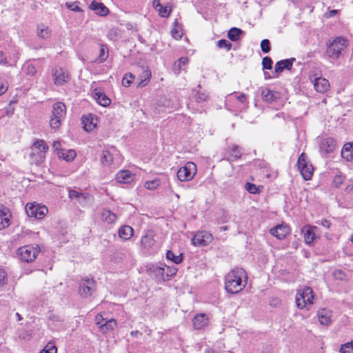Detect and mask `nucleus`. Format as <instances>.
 Masks as SVG:
<instances>
[{"label": "nucleus", "instance_id": "f257e3e1", "mask_svg": "<svg viewBox=\"0 0 353 353\" xmlns=\"http://www.w3.org/2000/svg\"><path fill=\"white\" fill-rule=\"evenodd\" d=\"M247 281V274L243 268H234L225 276V288L230 294L239 293L245 287Z\"/></svg>", "mask_w": 353, "mask_h": 353}, {"label": "nucleus", "instance_id": "f03ea898", "mask_svg": "<svg viewBox=\"0 0 353 353\" xmlns=\"http://www.w3.org/2000/svg\"><path fill=\"white\" fill-rule=\"evenodd\" d=\"M349 46L348 40L343 37H337L328 45L326 54L329 58L336 60L343 54Z\"/></svg>", "mask_w": 353, "mask_h": 353}, {"label": "nucleus", "instance_id": "7ed1b4c3", "mask_svg": "<svg viewBox=\"0 0 353 353\" xmlns=\"http://www.w3.org/2000/svg\"><path fill=\"white\" fill-rule=\"evenodd\" d=\"M48 147L43 140L37 139L34 141L31 147V152L30 154V159L31 163L36 165L41 164L46 156Z\"/></svg>", "mask_w": 353, "mask_h": 353}, {"label": "nucleus", "instance_id": "20e7f679", "mask_svg": "<svg viewBox=\"0 0 353 353\" xmlns=\"http://www.w3.org/2000/svg\"><path fill=\"white\" fill-rule=\"evenodd\" d=\"M66 113V108L64 103L61 102L55 103L52 105V116L50 120V125L52 129H58Z\"/></svg>", "mask_w": 353, "mask_h": 353}, {"label": "nucleus", "instance_id": "39448f33", "mask_svg": "<svg viewBox=\"0 0 353 353\" xmlns=\"http://www.w3.org/2000/svg\"><path fill=\"white\" fill-rule=\"evenodd\" d=\"M314 294L313 291L310 287H305L302 290H299L296 296V303L299 308L303 309L307 307L308 305L313 304Z\"/></svg>", "mask_w": 353, "mask_h": 353}, {"label": "nucleus", "instance_id": "423d86ee", "mask_svg": "<svg viewBox=\"0 0 353 353\" xmlns=\"http://www.w3.org/2000/svg\"><path fill=\"white\" fill-rule=\"evenodd\" d=\"M40 251L38 245H28L18 250V254L22 261L30 263L34 261Z\"/></svg>", "mask_w": 353, "mask_h": 353}, {"label": "nucleus", "instance_id": "0eeeda50", "mask_svg": "<svg viewBox=\"0 0 353 353\" xmlns=\"http://www.w3.org/2000/svg\"><path fill=\"white\" fill-rule=\"evenodd\" d=\"M297 168L305 180H310L313 174V167L305 153H301L297 161Z\"/></svg>", "mask_w": 353, "mask_h": 353}, {"label": "nucleus", "instance_id": "6e6552de", "mask_svg": "<svg viewBox=\"0 0 353 353\" xmlns=\"http://www.w3.org/2000/svg\"><path fill=\"white\" fill-rule=\"evenodd\" d=\"M26 212L28 216L37 219H43L48 213V210L46 205L37 203H28L26 205Z\"/></svg>", "mask_w": 353, "mask_h": 353}, {"label": "nucleus", "instance_id": "1a4fd4ad", "mask_svg": "<svg viewBox=\"0 0 353 353\" xmlns=\"http://www.w3.org/2000/svg\"><path fill=\"white\" fill-rule=\"evenodd\" d=\"M196 172V164L193 162H188L184 166L179 169L177 178L180 181H188L193 179Z\"/></svg>", "mask_w": 353, "mask_h": 353}, {"label": "nucleus", "instance_id": "9d476101", "mask_svg": "<svg viewBox=\"0 0 353 353\" xmlns=\"http://www.w3.org/2000/svg\"><path fill=\"white\" fill-rule=\"evenodd\" d=\"M96 291V282L92 279H85L79 283V293L83 298H88Z\"/></svg>", "mask_w": 353, "mask_h": 353}, {"label": "nucleus", "instance_id": "9b49d317", "mask_svg": "<svg viewBox=\"0 0 353 353\" xmlns=\"http://www.w3.org/2000/svg\"><path fill=\"white\" fill-rule=\"evenodd\" d=\"M120 161L119 152L114 148L103 150L101 157V163L103 166L110 167Z\"/></svg>", "mask_w": 353, "mask_h": 353}, {"label": "nucleus", "instance_id": "f8f14e48", "mask_svg": "<svg viewBox=\"0 0 353 353\" xmlns=\"http://www.w3.org/2000/svg\"><path fill=\"white\" fill-rule=\"evenodd\" d=\"M192 241L196 246H206L212 243L213 236L207 231H199L194 234Z\"/></svg>", "mask_w": 353, "mask_h": 353}, {"label": "nucleus", "instance_id": "ddd939ff", "mask_svg": "<svg viewBox=\"0 0 353 353\" xmlns=\"http://www.w3.org/2000/svg\"><path fill=\"white\" fill-rule=\"evenodd\" d=\"M52 77L56 85H62L67 83L69 79L68 70L63 68H55L53 69Z\"/></svg>", "mask_w": 353, "mask_h": 353}, {"label": "nucleus", "instance_id": "4468645a", "mask_svg": "<svg viewBox=\"0 0 353 353\" xmlns=\"http://www.w3.org/2000/svg\"><path fill=\"white\" fill-rule=\"evenodd\" d=\"M310 81L312 83L315 90L320 93L326 92L330 88V83L327 79L321 77H312Z\"/></svg>", "mask_w": 353, "mask_h": 353}, {"label": "nucleus", "instance_id": "2eb2a0df", "mask_svg": "<svg viewBox=\"0 0 353 353\" xmlns=\"http://www.w3.org/2000/svg\"><path fill=\"white\" fill-rule=\"evenodd\" d=\"M290 232V227L286 224H279L270 230V233L278 239H283Z\"/></svg>", "mask_w": 353, "mask_h": 353}, {"label": "nucleus", "instance_id": "dca6fc26", "mask_svg": "<svg viewBox=\"0 0 353 353\" xmlns=\"http://www.w3.org/2000/svg\"><path fill=\"white\" fill-rule=\"evenodd\" d=\"M11 213L10 210L0 204V230L8 228L10 225Z\"/></svg>", "mask_w": 353, "mask_h": 353}, {"label": "nucleus", "instance_id": "f3484780", "mask_svg": "<svg viewBox=\"0 0 353 353\" xmlns=\"http://www.w3.org/2000/svg\"><path fill=\"white\" fill-rule=\"evenodd\" d=\"M317 230V227L312 225H305L302 228L301 232L306 244L310 245L314 241Z\"/></svg>", "mask_w": 353, "mask_h": 353}, {"label": "nucleus", "instance_id": "a211bd4d", "mask_svg": "<svg viewBox=\"0 0 353 353\" xmlns=\"http://www.w3.org/2000/svg\"><path fill=\"white\" fill-rule=\"evenodd\" d=\"M335 145V141L332 138H324L319 144V150L323 154L331 153L334 150Z\"/></svg>", "mask_w": 353, "mask_h": 353}, {"label": "nucleus", "instance_id": "6ab92c4d", "mask_svg": "<svg viewBox=\"0 0 353 353\" xmlns=\"http://www.w3.org/2000/svg\"><path fill=\"white\" fill-rule=\"evenodd\" d=\"M209 319L204 313L196 314L192 320L194 328L200 330L208 324Z\"/></svg>", "mask_w": 353, "mask_h": 353}, {"label": "nucleus", "instance_id": "aec40b11", "mask_svg": "<svg viewBox=\"0 0 353 353\" xmlns=\"http://www.w3.org/2000/svg\"><path fill=\"white\" fill-rule=\"evenodd\" d=\"M93 98L97 101L99 104L102 106H108L111 101L107 95L99 89H95L92 93Z\"/></svg>", "mask_w": 353, "mask_h": 353}, {"label": "nucleus", "instance_id": "412c9836", "mask_svg": "<svg viewBox=\"0 0 353 353\" xmlns=\"http://www.w3.org/2000/svg\"><path fill=\"white\" fill-rule=\"evenodd\" d=\"M154 232L148 230L141 239V243L144 248H151L155 243Z\"/></svg>", "mask_w": 353, "mask_h": 353}, {"label": "nucleus", "instance_id": "4be33fe9", "mask_svg": "<svg viewBox=\"0 0 353 353\" xmlns=\"http://www.w3.org/2000/svg\"><path fill=\"white\" fill-rule=\"evenodd\" d=\"M318 318L321 325H328L332 322V312L327 309H321L318 312Z\"/></svg>", "mask_w": 353, "mask_h": 353}, {"label": "nucleus", "instance_id": "5701e85b", "mask_svg": "<svg viewBox=\"0 0 353 353\" xmlns=\"http://www.w3.org/2000/svg\"><path fill=\"white\" fill-rule=\"evenodd\" d=\"M116 180L120 183H130L134 180V174L129 170H121L116 174Z\"/></svg>", "mask_w": 353, "mask_h": 353}, {"label": "nucleus", "instance_id": "b1692460", "mask_svg": "<svg viewBox=\"0 0 353 353\" xmlns=\"http://www.w3.org/2000/svg\"><path fill=\"white\" fill-rule=\"evenodd\" d=\"M153 7L162 17H168L172 12L170 6H163L160 3V0H154Z\"/></svg>", "mask_w": 353, "mask_h": 353}, {"label": "nucleus", "instance_id": "393cba45", "mask_svg": "<svg viewBox=\"0 0 353 353\" xmlns=\"http://www.w3.org/2000/svg\"><path fill=\"white\" fill-rule=\"evenodd\" d=\"M90 8L95 12L96 14L101 16H106L109 13V10L103 3L93 1L90 5Z\"/></svg>", "mask_w": 353, "mask_h": 353}, {"label": "nucleus", "instance_id": "a878e982", "mask_svg": "<svg viewBox=\"0 0 353 353\" xmlns=\"http://www.w3.org/2000/svg\"><path fill=\"white\" fill-rule=\"evenodd\" d=\"M294 59H283L278 61L274 66V71L281 73L284 69L290 70Z\"/></svg>", "mask_w": 353, "mask_h": 353}, {"label": "nucleus", "instance_id": "bb28decb", "mask_svg": "<svg viewBox=\"0 0 353 353\" xmlns=\"http://www.w3.org/2000/svg\"><path fill=\"white\" fill-rule=\"evenodd\" d=\"M261 96L265 101L272 103L279 98V93L265 88L262 91Z\"/></svg>", "mask_w": 353, "mask_h": 353}, {"label": "nucleus", "instance_id": "cd10ccee", "mask_svg": "<svg viewBox=\"0 0 353 353\" xmlns=\"http://www.w3.org/2000/svg\"><path fill=\"white\" fill-rule=\"evenodd\" d=\"M51 33L52 31L48 26L43 23L37 25V34L39 38L43 39H48L50 37Z\"/></svg>", "mask_w": 353, "mask_h": 353}, {"label": "nucleus", "instance_id": "c85d7f7f", "mask_svg": "<svg viewBox=\"0 0 353 353\" xmlns=\"http://www.w3.org/2000/svg\"><path fill=\"white\" fill-rule=\"evenodd\" d=\"M81 120L83 128L86 132L92 131L97 126L96 121L92 115L83 116Z\"/></svg>", "mask_w": 353, "mask_h": 353}, {"label": "nucleus", "instance_id": "c756f323", "mask_svg": "<svg viewBox=\"0 0 353 353\" xmlns=\"http://www.w3.org/2000/svg\"><path fill=\"white\" fill-rule=\"evenodd\" d=\"M141 70L142 72L139 77V82L137 85L138 87L145 86L151 77V72L148 68H142Z\"/></svg>", "mask_w": 353, "mask_h": 353}, {"label": "nucleus", "instance_id": "7c9ffc66", "mask_svg": "<svg viewBox=\"0 0 353 353\" xmlns=\"http://www.w3.org/2000/svg\"><path fill=\"white\" fill-rule=\"evenodd\" d=\"M133 234L134 230L130 225H125L119 230V236L124 241L129 240L133 236Z\"/></svg>", "mask_w": 353, "mask_h": 353}, {"label": "nucleus", "instance_id": "2f4dec72", "mask_svg": "<svg viewBox=\"0 0 353 353\" xmlns=\"http://www.w3.org/2000/svg\"><path fill=\"white\" fill-rule=\"evenodd\" d=\"M341 156L347 161L353 160V142L347 143L344 145L341 150Z\"/></svg>", "mask_w": 353, "mask_h": 353}, {"label": "nucleus", "instance_id": "473e14b6", "mask_svg": "<svg viewBox=\"0 0 353 353\" xmlns=\"http://www.w3.org/2000/svg\"><path fill=\"white\" fill-rule=\"evenodd\" d=\"M101 219L103 221L112 224L114 223L117 220V216L116 214L108 210H103L101 212Z\"/></svg>", "mask_w": 353, "mask_h": 353}, {"label": "nucleus", "instance_id": "72a5a7b5", "mask_svg": "<svg viewBox=\"0 0 353 353\" xmlns=\"http://www.w3.org/2000/svg\"><path fill=\"white\" fill-rule=\"evenodd\" d=\"M157 272L161 275L165 274L167 277H172L176 274L177 269L174 266L165 265L164 267H159Z\"/></svg>", "mask_w": 353, "mask_h": 353}, {"label": "nucleus", "instance_id": "f704fd0d", "mask_svg": "<svg viewBox=\"0 0 353 353\" xmlns=\"http://www.w3.org/2000/svg\"><path fill=\"white\" fill-rule=\"evenodd\" d=\"M59 158H62L66 161L69 162L72 161L76 157V152L73 150H61L58 152Z\"/></svg>", "mask_w": 353, "mask_h": 353}, {"label": "nucleus", "instance_id": "c9c22d12", "mask_svg": "<svg viewBox=\"0 0 353 353\" xmlns=\"http://www.w3.org/2000/svg\"><path fill=\"white\" fill-rule=\"evenodd\" d=\"M117 325V322L114 319H111L105 321L103 324L100 325V331L103 333H106L110 330H112Z\"/></svg>", "mask_w": 353, "mask_h": 353}, {"label": "nucleus", "instance_id": "e433bc0d", "mask_svg": "<svg viewBox=\"0 0 353 353\" xmlns=\"http://www.w3.org/2000/svg\"><path fill=\"white\" fill-rule=\"evenodd\" d=\"M230 153V157L228 158V160L232 161L240 159L242 155L241 150L236 145H233L231 146Z\"/></svg>", "mask_w": 353, "mask_h": 353}, {"label": "nucleus", "instance_id": "4c0bfd02", "mask_svg": "<svg viewBox=\"0 0 353 353\" xmlns=\"http://www.w3.org/2000/svg\"><path fill=\"white\" fill-rule=\"evenodd\" d=\"M61 318L55 314H51L49 316V326L52 327V329L59 330L61 325Z\"/></svg>", "mask_w": 353, "mask_h": 353}, {"label": "nucleus", "instance_id": "58836bf2", "mask_svg": "<svg viewBox=\"0 0 353 353\" xmlns=\"http://www.w3.org/2000/svg\"><path fill=\"white\" fill-rule=\"evenodd\" d=\"M166 259L174 263L175 264H179L183 261V254H175L172 251L168 250L166 252Z\"/></svg>", "mask_w": 353, "mask_h": 353}, {"label": "nucleus", "instance_id": "ea45409f", "mask_svg": "<svg viewBox=\"0 0 353 353\" xmlns=\"http://www.w3.org/2000/svg\"><path fill=\"white\" fill-rule=\"evenodd\" d=\"M243 31L237 28H232L228 33V38L232 41H236L239 39Z\"/></svg>", "mask_w": 353, "mask_h": 353}, {"label": "nucleus", "instance_id": "a19ab883", "mask_svg": "<svg viewBox=\"0 0 353 353\" xmlns=\"http://www.w3.org/2000/svg\"><path fill=\"white\" fill-rule=\"evenodd\" d=\"M108 57V50L105 46L101 45L99 54L97 59L99 63L104 62Z\"/></svg>", "mask_w": 353, "mask_h": 353}, {"label": "nucleus", "instance_id": "79ce46f5", "mask_svg": "<svg viewBox=\"0 0 353 353\" xmlns=\"http://www.w3.org/2000/svg\"><path fill=\"white\" fill-rule=\"evenodd\" d=\"M84 196H90L88 193L79 192L74 190H69V197L71 199H76L77 201H80V197H84Z\"/></svg>", "mask_w": 353, "mask_h": 353}, {"label": "nucleus", "instance_id": "37998d69", "mask_svg": "<svg viewBox=\"0 0 353 353\" xmlns=\"http://www.w3.org/2000/svg\"><path fill=\"white\" fill-rule=\"evenodd\" d=\"M134 78L135 76L133 74L130 72L126 73L122 79L123 85L125 87H129L133 82Z\"/></svg>", "mask_w": 353, "mask_h": 353}, {"label": "nucleus", "instance_id": "c03bdc74", "mask_svg": "<svg viewBox=\"0 0 353 353\" xmlns=\"http://www.w3.org/2000/svg\"><path fill=\"white\" fill-rule=\"evenodd\" d=\"M160 185V181L159 179H154L152 181H147L144 183L145 188L148 190H155L157 189Z\"/></svg>", "mask_w": 353, "mask_h": 353}, {"label": "nucleus", "instance_id": "a18cd8bd", "mask_svg": "<svg viewBox=\"0 0 353 353\" xmlns=\"http://www.w3.org/2000/svg\"><path fill=\"white\" fill-rule=\"evenodd\" d=\"M339 351L341 353H353V341L342 345Z\"/></svg>", "mask_w": 353, "mask_h": 353}, {"label": "nucleus", "instance_id": "49530a36", "mask_svg": "<svg viewBox=\"0 0 353 353\" xmlns=\"http://www.w3.org/2000/svg\"><path fill=\"white\" fill-rule=\"evenodd\" d=\"M57 348L53 343H48L40 353H57Z\"/></svg>", "mask_w": 353, "mask_h": 353}, {"label": "nucleus", "instance_id": "de8ad7c7", "mask_svg": "<svg viewBox=\"0 0 353 353\" xmlns=\"http://www.w3.org/2000/svg\"><path fill=\"white\" fill-rule=\"evenodd\" d=\"M245 190L251 194H256L259 192V188L256 185L251 183H246L245 185Z\"/></svg>", "mask_w": 353, "mask_h": 353}, {"label": "nucleus", "instance_id": "09e8293b", "mask_svg": "<svg viewBox=\"0 0 353 353\" xmlns=\"http://www.w3.org/2000/svg\"><path fill=\"white\" fill-rule=\"evenodd\" d=\"M217 46L219 48H225L229 51L232 48V44L230 41L225 39H221L217 42Z\"/></svg>", "mask_w": 353, "mask_h": 353}, {"label": "nucleus", "instance_id": "8fccbe9b", "mask_svg": "<svg viewBox=\"0 0 353 353\" xmlns=\"http://www.w3.org/2000/svg\"><path fill=\"white\" fill-rule=\"evenodd\" d=\"M261 50L264 53H268L270 51V42L268 39H265L261 43Z\"/></svg>", "mask_w": 353, "mask_h": 353}, {"label": "nucleus", "instance_id": "3c124183", "mask_svg": "<svg viewBox=\"0 0 353 353\" xmlns=\"http://www.w3.org/2000/svg\"><path fill=\"white\" fill-rule=\"evenodd\" d=\"M272 61L270 57H265L262 60V65L263 69L270 70L272 69Z\"/></svg>", "mask_w": 353, "mask_h": 353}, {"label": "nucleus", "instance_id": "603ef678", "mask_svg": "<svg viewBox=\"0 0 353 353\" xmlns=\"http://www.w3.org/2000/svg\"><path fill=\"white\" fill-rule=\"evenodd\" d=\"M344 181V176L342 175H336L333 179V185L335 188H339Z\"/></svg>", "mask_w": 353, "mask_h": 353}, {"label": "nucleus", "instance_id": "864d4df0", "mask_svg": "<svg viewBox=\"0 0 353 353\" xmlns=\"http://www.w3.org/2000/svg\"><path fill=\"white\" fill-rule=\"evenodd\" d=\"M24 70L28 75L31 76H33L37 72V70L32 64H26L24 65Z\"/></svg>", "mask_w": 353, "mask_h": 353}, {"label": "nucleus", "instance_id": "5fc2aeb1", "mask_svg": "<svg viewBox=\"0 0 353 353\" xmlns=\"http://www.w3.org/2000/svg\"><path fill=\"white\" fill-rule=\"evenodd\" d=\"M78 2H70V3H65V6L66 7L72 10V11H74V12H80L81 11V9L79 7V5H78Z\"/></svg>", "mask_w": 353, "mask_h": 353}, {"label": "nucleus", "instance_id": "6e6d98bb", "mask_svg": "<svg viewBox=\"0 0 353 353\" xmlns=\"http://www.w3.org/2000/svg\"><path fill=\"white\" fill-rule=\"evenodd\" d=\"M208 94H206L205 93H203V92H197L195 95V99L199 103L205 101L208 99Z\"/></svg>", "mask_w": 353, "mask_h": 353}, {"label": "nucleus", "instance_id": "4d7b16f0", "mask_svg": "<svg viewBox=\"0 0 353 353\" xmlns=\"http://www.w3.org/2000/svg\"><path fill=\"white\" fill-rule=\"evenodd\" d=\"M7 283V273L3 268H0V285H3Z\"/></svg>", "mask_w": 353, "mask_h": 353}, {"label": "nucleus", "instance_id": "13d9d810", "mask_svg": "<svg viewBox=\"0 0 353 353\" xmlns=\"http://www.w3.org/2000/svg\"><path fill=\"white\" fill-rule=\"evenodd\" d=\"M171 34L172 36L176 39H181L183 36L181 30L177 27H175L172 29V30L171 31Z\"/></svg>", "mask_w": 353, "mask_h": 353}, {"label": "nucleus", "instance_id": "bf43d9fd", "mask_svg": "<svg viewBox=\"0 0 353 353\" xmlns=\"http://www.w3.org/2000/svg\"><path fill=\"white\" fill-rule=\"evenodd\" d=\"M95 321H96V324L99 325V327H100V325L101 324H103V323L105 321V319H103V316L100 314H98L96 317H95Z\"/></svg>", "mask_w": 353, "mask_h": 353}, {"label": "nucleus", "instance_id": "052dcab7", "mask_svg": "<svg viewBox=\"0 0 353 353\" xmlns=\"http://www.w3.org/2000/svg\"><path fill=\"white\" fill-rule=\"evenodd\" d=\"M181 65L179 64L177 61L174 62V63L173 64V71L174 72V73L178 74L181 70Z\"/></svg>", "mask_w": 353, "mask_h": 353}, {"label": "nucleus", "instance_id": "680f3d73", "mask_svg": "<svg viewBox=\"0 0 353 353\" xmlns=\"http://www.w3.org/2000/svg\"><path fill=\"white\" fill-rule=\"evenodd\" d=\"M318 223L321 224L323 227L325 228H330L331 225L330 221L326 219L321 220V222Z\"/></svg>", "mask_w": 353, "mask_h": 353}, {"label": "nucleus", "instance_id": "e2e57ef3", "mask_svg": "<svg viewBox=\"0 0 353 353\" xmlns=\"http://www.w3.org/2000/svg\"><path fill=\"white\" fill-rule=\"evenodd\" d=\"M8 61L2 51H0V64L7 65Z\"/></svg>", "mask_w": 353, "mask_h": 353}, {"label": "nucleus", "instance_id": "0e129e2a", "mask_svg": "<svg viewBox=\"0 0 353 353\" xmlns=\"http://www.w3.org/2000/svg\"><path fill=\"white\" fill-rule=\"evenodd\" d=\"M52 147L54 150L58 151V152L61 150V143L59 141H54L52 144Z\"/></svg>", "mask_w": 353, "mask_h": 353}, {"label": "nucleus", "instance_id": "69168bd1", "mask_svg": "<svg viewBox=\"0 0 353 353\" xmlns=\"http://www.w3.org/2000/svg\"><path fill=\"white\" fill-rule=\"evenodd\" d=\"M177 62L179 64H181L182 65H185L188 64V59L187 57H181L179 59H178Z\"/></svg>", "mask_w": 353, "mask_h": 353}, {"label": "nucleus", "instance_id": "338daca9", "mask_svg": "<svg viewBox=\"0 0 353 353\" xmlns=\"http://www.w3.org/2000/svg\"><path fill=\"white\" fill-rule=\"evenodd\" d=\"M236 99L242 103H244L246 101V96L245 94H241L236 97Z\"/></svg>", "mask_w": 353, "mask_h": 353}, {"label": "nucleus", "instance_id": "774afa93", "mask_svg": "<svg viewBox=\"0 0 353 353\" xmlns=\"http://www.w3.org/2000/svg\"><path fill=\"white\" fill-rule=\"evenodd\" d=\"M345 191L349 194H353V184L347 185L345 188Z\"/></svg>", "mask_w": 353, "mask_h": 353}]
</instances>
